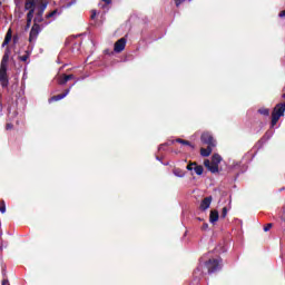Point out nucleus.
<instances>
[{
  "label": "nucleus",
  "mask_w": 285,
  "mask_h": 285,
  "mask_svg": "<svg viewBox=\"0 0 285 285\" xmlns=\"http://www.w3.org/2000/svg\"><path fill=\"white\" fill-rule=\"evenodd\" d=\"M24 12H27V24L26 30L32 26V20L35 17H38L39 12H41V17H43V12H46V4L37 2V0H24Z\"/></svg>",
  "instance_id": "obj_1"
},
{
  "label": "nucleus",
  "mask_w": 285,
  "mask_h": 285,
  "mask_svg": "<svg viewBox=\"0 0 285 285\" xmlns=\"http://www.w3.org/2000/svg\"><path fill=\"white\" fill-rule=\"evenodd\" d=\"M45 19L41 17V12H38V17L33 18V26L31 27L29 33V43H35L39 37V32H41V26L39 23H43Z\"/></svg>",
  "instance_id": "obj_2"
},
{
  "label": "nucleus",
  "mask_w": 285,
  "mask_h": 285,
  "mask_svg": "<svg viewBox=\"0 0 285 285\" xmlns=\"http://www.w3.org/2000/svg\"><path fill=\"white\" fill-rule=\"evenodd\" d=\"M8 59H10V56L6 52L0 65V83L2 88H8V83H10L8 80V66L6 65L8 63Z\"/></svg>",
  "instance_id": "obj_3"
},
{
  "label": "nucleus",
  "mask_w": 285,
  "mask_h": 285,
  "mask_svg": "<svg viewBox=\"0 0 285 285\" xmlns=\"http://www.w3.org/2000/svg\"><path fill=\"white\" fill-rule=\"evenodd\" d=\"M205 266L208 274L213 275V273L222 271V258H209L207 262H205Z\"/></svg>",
  "instance_id": "obj_4"
},
{
  "label": "nucleus",
  "mask_w": 285,
  "mask_h": 285,
  "mask_svg": "<svg viewBox=\"0 0 285 285\" xmlns=\"http://www.w3.org/2000/svg\"><path fill=\"white\" fill-rule=\"evenodd\" d=\"M285 112V102L277 104L272 112V127L277 126L281 117H284Z\"/></svg>",
  "instance_id": "obj_5"
},
{
  "label": "nucleus",
  "mask_w": 285,
  "mask_h": 285,
  "mask_svg": "<svg viewBox=\"0 0 285 285\" xmlns=\"http://www.w3.org/2000/svg\"><path fill=\"white\" fill-rule=\"evenodd\" d=\"M200 141L205 144L206 146H216L215 138L213 137L212 132L205 131L200 136Z\"/></svg>",
  "instance_id": "obj_6"
},
{
  "label": "nucleus",
  "mask_w": 285,
  "mask_h": 285,
  "mask_svg": "<svg viewBox=\"0 0 285 285\" xmlns=\"http://www.w3.org/2000/svg\"><path fill=\"white\" fill-rule=\"evenodd\" d=\"M181 144V146H189V148H193L195 150V145H193L189 140H185L181 138H177L176 140H170L169 142H166L164 145H160L159 150L164 148V146H173V144Z\"/></svg>",
  "instance_id": "obj_7"
},
{
  "label": "nucleus",
  "mask_w": 285,
  "mask_h": 285,
  "mask_svg": "<svg viewBox=\"0 0 285 285\" xmlns=\"http://www.w3.org/2000/svg\"><path fill=\"white\" fill-rule=\"evenodd\" d=\"M126 38H120L115 42L114 50L115 52H124L126 50Z\"/></svg>",
  "instance_id": "obj_8"
},
{
  "label": "nucleus",
  "mask_w": 285,
  "mask_h": 285,
  "mask_svg": "<svg viewBox=\"0 0 285 285\" xmlns=\"http://www.w3.org/2000/svg\"><path fill=\"white\" fill-rule=\"evenodd\" d=\"M204 166L206 169L209 170V173H213L215 175V173H219V165H215L214 163H212L208 159L204 160Z\"/></svg>",
  "instance_id": "obj_9"
},
{
  "label": "nucleus",
  "mask_w": 285,
  "mask_h": 285,
  "mask_svg": "<svg viewBox=\"0 0 285 285\" xmlns=\"http://www.w3.org/2000/svg\"><path fill=\"white\" fill-rule=\"evenodd\" d=\"M72 79H75V75H72V73H70V75L62 73L58 78V83L60 86H66V82L67 81H72Z\"/></svg>",
  "instance_id": "obj_10"
},
{
  "label": "nucleus",
  "mask_w": 285,
  "mask_h": 285,
  "mask_svg": "<svg viewBox=\"0 0 285 285\" xmlns=\"http://www.w3.org/2000/svg\"><path fill=\"white\" fill-rule=\"evenodd\" d=\"M210 204H213V196L205 197L200 203V210H208V208H210Z\"/></svg>",
  "instance_id": "obj_11"
},
{
  "label": "nucleus",
  "mask_w": 285,
  "mask_h": 285,
  "mask_svg": "<svg viewBox=\"0 0 285 285\" xmlns=\"http://www.w3.org/2000/svg\"><path fill=\"white\" fill-rule=\"evenodd\" d=\"M69 92H70V89H66L65 92L51 97V98L49 99V104H52V101H61V99H65V97H66Z\"/></svg>",
  "instance_id": "obj_12"
},
{
  "label": "nucleus",
  "mask_w": 285,
  "mask_h": 285,
  "mask_svg": "<svg viewBox=\"0 0 285 285\" xmlns=\"http://www.w3.org/2000/svg\"><path fill=\"white\" fill-rule=\"evenodd\" d=\"M209 222H210V224H215V223L219 222V212H217V209H214L210 212Z\"/></svg>",
  "instance_id": "obj_13"
},
{
  "label": "nucleus",
  "mask_w": 285,
  "mask_h": 285,
  "mask_svg": "<svg viewBox=\"0 0 285 285\" xmlns=\"http://www.w3.org/2000/svg\"><path fill=\"white\" fill-rule=\"evenodd\" d=\"M213 146L207 145V148H200V155L202 157H210L213 154Z\"/></svg>",
  "instance_id": "obj_14"
},
{
  "label": "nucleus",
  "mask_w": 285,
  "mask_h": 285,
  "mask_svg": "<svg viewBox=\"0 0 285 285\" xmlns=\"http://www.w3.org/2000/svg\"><path fill=\"white\" fill-rule=\"evenodd\" d=\"M10 41H12V29H8L4 40L2 42V47L8 46V43H10Z\"/></svg>",
  "instance_id": "obj_15"
},
{
  "label": "nucleus",
  "mask_w": 285,
  "mask_h": 285,
  "mask_svg": "<svg viewBox=\"0 0 285 285\" xmlns=\"http://www.w3.org/2000/svg\"><path fill=\"white\" fill-rule=\"evenodd\" d=\"M212 164L219 166V164H222V156L219 154H214L212 156Z\"/></svg>",
  "instance_id": "obj_16"
},
{
  "label": "nucleus",
  "mask_w": 285,
  "mask_h": 285,
  "mask_svg": "<svg viewBox=\"0 0 285 285\" xmlns=\"http://www.w3.org/2000/svg\"><path fill=\"white\" fill-rule=\"evenodd\" d=\"M194 171L196 173V175H204V166L197 165L196 163V165L194 166Z\"/></svg>",
  "instance_id": "obj_17"
},
{
  "label": "nucleus",
  "mask_w": 285,
  "mask_h": 285,
  "mask_svg": "<svg viewBox=\"0 0 285 285\" xmlns=\"http://www.w3.org/2000/svg\"><path fill=\"white\" fill-rule=\"evenodd\" d=\"M173 174L176 176V177H185L186 173L179 168H174L173 169Z\"/></svg>",
  "instance_id": "obj_18"
},
{
  "label": "nucleus",
  "mask_w": 285,
  "mask_h": 285,
  "mask_svg": "<svg viewBox=\"0 0 285 285\" xmlns=\"http://www.w3.org/2000/svg\"><path fill=\"white\" fill-rule=\"evenodd\" d=\"M258 114L263 115V117H268V115H271V109H268V108H261V109H258Z\"/></svg>",
  "instance_id": "obj_19"
},
{
  "label": "nucleus",
  "mask_w": 285,
  "mask_h": 285,
  "mask_svg": "<svg viewBox=\"0 0 285 285\" xmlns=\"http://www.w3.org/2000/svg\"><path fill=\"white\" fill-rule=\"evenodd\" d=\"M18 59L19 61H22L23 63H26V61L30 59V52L26 51V55L19 56Z\"/></svg>",
  "instance_id": "obj_20"
},
{
  "label": "nucleus",
  "mask_w": 285,
  "mask_h": 285,
  "mask_svg": "<svg viewBox=\"0 0 285 285\" xmlns=\"http://www.w3.org/2000/svg\"><path fill=\"white\" fill-rule=\"evenodd\" d=\"M58 10L55 9L53 11L46 14L45 19H52L57 14Z\"/></svg>",
  "instance_id": "obj_21"
},
{
  "label": "nucleus",
  "mask_w": 285,
  "mask_h": 285,
  "mask_svg": "<svg viewBox=\"0 0 285 285\" xmlns=\"http://www.w3.org/2000/svg\"><path fill=\"white\" fill-rule=\"evenodd\" d=\"M0 213H6V200H0Z\"/></svg>",
  "instance_id": "obj_22"
},
{
  "label": "nucleus",
  "mask_w": 285,
  "mask_h": 285,
  "mask_svg": "<svg viewBox=\"0 0 285 285\" xmlns=\"http://www.w3.org/2000/svg\"><path fill=\"white\" fill-rule=\"evenodd\" d=\"M226 215H228V208H227V207H223L220 217H222L223 219H226Z\"/></svg>",
  "instance_id": "obj_23"
},
{
  "label": "nucleus",
  "mask_w": 285,
  "mask_h": 285,
  "mask_svg": "<svg viewBox=\"0 0 285 285\" xmlns=\"http://www.w3.org/2000/svg\"><path fill=\"white\" fill-rule=\"evenodd\" d=\"M186 0H174L176 8H179V6H181V3H185ZM188 1H193V0H188Z\"/></svg>",
  "instance_id": "obj_24"
},
{
  "label": "nucleus",
  "mask_w": 285,
  "mask_h": 285,
  "mask_svg": "<svg viewBox=\"0 0 285 285\" xmlns=\"http://www.w3.org/2000/svg\"><path fill=\"white\" fill-rule=\"evenodd\" d=\"M195 166H197V163H190L187 165V170H195Z\"/></svg>",
  "instance_id": "obj_25"
},
{
  "label": "nucleus",
  "mask_w": 285,
  "mask_h": 285,
  "mask_svg": "<svg viewBox=\"0 0 285 285\" xmlns=\"http://www.w3.org/2000/svg\"><path fill=\"white\" fill-rule=\"evenodd\" d=\"M271 228H273V223H268L267 225L264 226V232L268 233V230H271Z\"/></svg>",
  "instance_id": "obj_26"
},
{
  "label": "nucleus",
  "mask_w": 285,
  "mask_h": 285,
  "mask_svg": "<svg viewBox=\"0 0 285 285\" xmlns=\"http://www.w3.org/2000/svg\"><path fill=\"white\" fill-rule=\"evenodd\" d=\"M14 128V125H12V122H8L6 125V130H12Z\"/></svg>",
  "instance_id": "obj_27"
},
{
  "label": "nucleus",
  "mask_w": 285,
  "mask_h": 285,
  "mask_svg": "<svg viewBox=\"0 0 285 285\" xmlns=\"http://www.w3.org/2000/svg\"><path fill=\"white\" fill-rule=\"evenodd\" d=\"M97 17V10H91L90 19H96Z\"/></svg>",
  "instance_id": "obj_28"
},
{
  "label": "nucleus",
  "mask_w": 285,
  "mask_h": 285,
  "mask_svg": "<svg viewBox=\"0 0 285 285\" xmlns=\"http://www.w3.org/2000/svg\"><path fill=\"white\" fill-rule=\"evenodd\" d=\"M200 228L202 230H208V223H204Z\"/></svg>",
  "instance_id": "obj_29"
},
{
  "label": "nucleus",
  "mask_w": 285,
  "mask_h": 285,
  "mask_svg": "<svg viewBox=\"0 0 285 285\" xmlns=\"http://www.w3.org/2000/svg\"><path fill=\"white\" fill-rule=\"evenodd\" d=\"M278 17H279L281 19H285V10L281 11V12L278 13Z\"/></svg>",
  "instance_id": "obj_30"
},
{
  "label": "nucleus",
  "mask_w": 285,
  "mask_h": 285,
  "mask_svg": "<svg viewBox=\"0 0 285 285\" xmlns=\"http://www.w3.org/2000/svg\"><path fill=\"white\" fill-rule=\"evenodd\" d=\"M37 3H43L46 6V8H48V2L43 1V0H36Z\"/></svg>",
  "instance_id": "obj_31"
},
{
  "label": "nucleus",
  "mask_w": 285,
  "mask_h": 285,
  "mask_svg": "<svg viewBox=\"0 0 285 285\" xmlns=\"http://www.w3.org/2000/svg\"><path fill=\"white\" fill-rule=\"evenodd\" d=\"M2 285H10V281H8L7 278L2 279Z\"/></svg>",
  "instance_id": "obj_32"
},
{
  "label": "nucleus",
  "mask_w": 285,
  "mask_h": 285,
  "mask_svg": "<svg viewBox=\"0 0 285 285\" xmlns=\"http://www.w3.org/2000/svg\"><path fill=\"white\" fill-rule=\"evenodd\" d=\"M104 3H106V6H110V3H112V0H102Z\"/></svg>",
  "instance_id": "obj_33"
},
{
  "label": "nucleus",
  "mask_w": 285,
  "mask_h": 285,
  "mask_svg": "<svg viewBox=\"0 0 285 285\" xmlns=\"http://www.w3.org/2000/svg\"><path fill=\"white\" fill-rule=\"evenodd\" d=\"M19 41V38L17 36L13 37V43H17Z\"/></svg>",
  "instance_id": "obj_34"
},
{
  "label": "nucleus",
  "mask_w": 285,
  "mask_h": 285,
  "mask_svg": "<svg viewBox=\"0 0 285 285\" xmlns=\"http://www.w3.org/2000/svg\"><path fill=\"white\" fill-rule=\"evenodd\" d=\"M50 21H45L43 26H49Z\"/></svg>",
  "instance_id": "obj_35"
},
{
  "label": "nucleus",
  "mask_w": 285,
  "mask_h": 285,
  "mask_svg": "<svg viewBox=\"0 0 285 285\" xmlns=\"http://www.w3.org/2000/svg\"><path fill=\"white\" fill-rule=\"evenodd\" d=\"M20 0H14L16 6H19Z\"/></svg>",
  "instance_id": "obj_36"
},
{
  "label": "nucleus",
  "mask_w": 285,
  "mask_h": 285,
  "mask_svg": "<svg viewBox=\"0 0 285 285\" xmlns=\"http://www.w3.org/2000/svg\"><path fill=\"white\" fill-rule=\"evenodd\" d=\"M2 275L6 276V269L2 268Z\"/></svg>",
  "instance_id": "obj_37"
},
{
  "label": "nucleus",
  "mask_w": 285,
  "mask_h": 285,
  "mask_svg": "<svg viewBox=\"0 0 285 285\" xmlns=\"http://www.w3.org/2000/svg\"><path fill=\"white\" fill-rule=\"evenodd\" d=\"M284 99H285V94L283 95Z\"/></svg>",
  "instance_id": "obj_38"
},
{
  "label": "nucleus",
  "mask_w": 285,
  "mask_h": 285,
  "mask_svg": "<svg viewBox=\"0 0 285 285\" xmlns=\"http://www.w3.org/2000/svg\"><path fill=\"white\" fill-rule=\"evenodd\" d=\"M0 99H1V95H0Z\"/></svg>",
  "instance_id": "obj_39"
}]
</instances>
